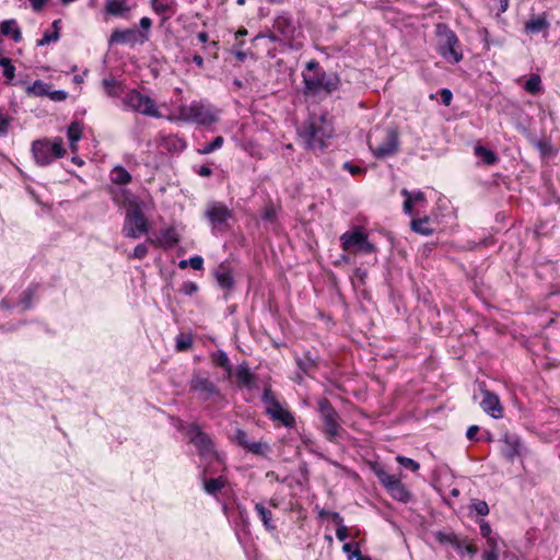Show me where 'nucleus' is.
<instances>
[{"label":"nucleus","mask_w":560,"mask_h":560,"mask_svg":"<svg viewBox=\"0 0 560 560\" xmlns=\"http://www.w3.org/2000/svg\"><path fill=\"white\" fill-rule=\"evenodd\" d=\"M334 128L325 115L311 116L307 124L299 131L304 147L312 151H322L332 137Z\"/></svg>","instance_id":"nucleus-1"},{"label":"nucleus","mask_w":560,"mask_h":560,"mask_svg":"<svg viewBox=\"0 0 560 560\" xmlns=\"http://www.w3.org/2000/svg\"><path fill=\"white\" fill-rule=\"evenodd\" d=\"M368 144L376 159L393 156L399 150V132L396 128L375 127L368 136Z\"/></svg>","instance_id":"nucleus-2"},{"label":"nucleus","mask_w":560,"mask_h":560,"mask_svg":"<svg viewBox=\"0 0 560 560\" xmlns=\"http://www.w3.org/2000/svg\"><path fill=\"white\" fill-rule=\"evenodd\" d=\"M318 62L311 60L306 65L307 72L303 73L306 94H319L320 92L331 93L338 89L339 79L334 73L317 71Z\"/></svg>","instance_id":"nucleus-3"},{"label":"nucleus","mask_w":560,"mask_h":560,"mask_svg":"<svg viewBox=\"0 0 560 560\" xmlns=\"http://www.w3.org/2000/svg\"><path fill=\"white\" fill-rule=\"evenodd\" d=\"M183 433L195 445L203 460H220L214 443L209 434L201 430L197 423H189L182 428Z\"/></svg>","instance_id":"nucleus-4"},{"label":"nucleus","mask_w":560,"mask_h":560,"mask_svg":"<svg viewBox=\"0 0 560 560\" xmlns=\"http://www.w3.org/2000/svg\"><path fill=\"white\" fill-rule=\"evenodd\" d=\"M439 54L451 63H457L463 59L456 34L446 25L438 24L435 27Z\"/></svg>","instance_id":"nucleus-5"},{"label":"nucleus","mask_w":560,"mask_h":560,"mask_svg":"<svg viewBox=\"0 0 560 560\" xmlns=\"http://www.w3.org/2000/svg\"><path fill=\"white\" fill-rule=\"evenodd\" d=\"M177 114L178 119L198 125H210L217 120L212 108L201 101L179 105Z\"/></svg>","instance_id":"nucleus-6"},{"label":"nucleus","mask_w":560,"mask_h":560,"mask_svg":"<svg viewBox=\"0 0 560 560\" xmlns=\"http://www.w3.org/2000/svg\"><path fill=\"white\" fill-rule=\"evenodd\" d=\"M32 152L37 164L45 166L54 160L62 158L66 154L61 138L54 140H36L32 143Z\"/></svg>","instance_id":"nucleus-7"},{"label":"nucleus","mask_w":560,"mask_h":560,"mask_svg":"<svg viewBox=\"0 0 560 560\" xmlns=\"http://www.w3.org/2000/svg\"><path fill=\"white\" fill-rule=\"evenodd\" d=\"M261 400L265 412L271 420L279 421L287 428L294 427V416L279 402L270 387H265Z\"/></svg>","instance_id":"nucleus-8"},{"label":"nucleus","mask_w":560,"mask_h":560,"mask_svg":"<svg viewBox=\"0 0 560 560\" xmlns=\"http://www.w3.org/2000/svg\"><path fill=\"white\" fill-rule=\"evenodd\" d=\"M126 108L142 114L148 117L161 118L155 102L148 95L140 93L138 90H130L122 98Z\"/></svg>","instance_id":"nucleus-9"},{"label":"nucleus","mask_w":560,"mask_h":560,"mask_svg":"<svg viewBox=\"0 0 560 560\" xmlns=\"http://www.w3.org/2000/svg\"><path fill=\"white\" fill-rule=\"evenodd\" d=\"M317 411L324 422V432L330 442H335L342 431L339 423V415L327 398L317 401Z\"/></svg>","instance_id":"nucleus-10"},{"label":"nucleus","mask_w":560,"mask_h":560,"mask_svg":"<svg viewBox=\"0 0 560 560\" xmlns=\"http://www.w3.org/2000/svg\"><path fill=\"white\" fill-rule=\"evenodd\" d=\"M149 231V223L140 207L135 203L126 212L122 233L129 238H139Z\"/></svg>","instance_id":"nucleus-11"},{"label":"nucleus","mask_w":560,"mask_h":560,"mask_svg":"<svg viewBox=\"0 0 560 560\" xmlns=\"http://www.w3.org/2000/svg\"><path fill=\"white\" fill-rule=\"evenodd\" d=\"M374 472L378 478L381 485L392 495L393 499L407 503L411 499V493L407 490L401 482L400 475L387 474L383 468H374Z\"/></svg>","instance_id":"nucleus-12"},{"label":"nucleus","mask_w":560,"mask_h":560,"mask_svg":"<svg viewBox=\"0 0 560 560\" xmlns=\"http://www.w3.org/2000/svg\"><path fill=\"white\" fill-rule=\"evenodd\" d=\"M340 242L342 249L346 252H361L364 254H372L376 252L375 245L370 243L368 240V235L359 229L345 232L340 236Z\"/></svg>","instance_id":"nucleus-13"},{"label":"nucleus","mask_w":560,"mask_h":560,"mask_svg":"<svg viewBox=\"0 0 560 560\" xmlns=\"http://www.w3.org/2000/svg\"><path fill=\"white\" fill-rule=\"evenodd\" d=\"M205 215L213 230L222 231L226 229L228 221L233 217V211L223 202L212 201L207 205Z\"/></svg>","instance_id":"nucleus-14"},{"label":"nucleus","mask_w":560,"mask_h":560,"mask_svg":"<svg viewBox=\"0 0 560 560\" xmlns=\"http://www.w3.org/2000/svg\"><path fill=\"white\" fill-rule=\"evenodd\" d=\"M149 39V34L141 32L135 27L126 30H114L110 37L109 44H128L135 46L136 44H143Z\"/></svg>","instance_id":"nucleus-15"},{"label":"nucleus","mask_w":560,"mask_h":560,"mask_svg":"<svg viewBox=\"0 0 560 560\" xmlns=\"http://www.w3.org/2000/svg\"><path fill=\"white\" fill-rule=\"evenodd\" d=\"M233 441L236 442L241 447H243L247 452L257 456H266L267 453L270 451V446L268 443L262 441L250 440L248 434L242 429H237L235 431Z\"/></svg>","instance_id":"nucleus-16"},{"label":"nucleus","mask_w":560,"mask_h":560,"mask_svg":"<svg viewBox=\"0 0 560 560\" xmlns=\"http://www.w3.org/2000/svg\"><path fill=\"white\" fill-rule=\"evenodd\" d=\"M190 390L199 394L200 399L208 400L220 396V390L208 376L195 374L190 381Z\"/></svg>","instance_id":"nucleus-17"},{"label":"nucleus","mask_w":560,"mask_h":560,"mask_svg":"<svg viewBox=\"0 0 560 560\" xmlns=\"http://www.w3.org/2000/svg\"><path fill=\"white\" fill-rule=\"evenodd\" d=\"M273 30L279 33L284 39L291 40L295 37L296 26L293 18L288 12H282L276 16L273 22Z\"/></svg>","instance_id":"nucleus-18"},{"label":"nucleus","mask_w":560,"mask_h":560,"mask_svg":"<svg viewBox=\"0 0 560 560\" xmlns=\"http://www.w3.org/2000/svg\"><path fill=\"white\" fill-rule=\"evenodd\" d=\"M483 398L480 402L482 410L494 419L502 418V407L499 397L487 390L482 389Z\"/></svg>","instance_id":"nucleus-19"},{"label":"nucleus","mask_w":560,"mask_h":560,"mask_svg":"<svg viewBox=\"0 0 560 560\" xmlns=\"http://www.w3.org/2000/svg\"><path fill=\"white\" fill-rule=\"evenodd\" d=\"M178 234L175 230V228L170 226L161 232V235L158 240H147L148 243L154 245V246H163V247H173L178 243Z\"/></svg>","instance_id":"nucleus-20"},{"label":"nucleus","mask_w":560,"mask_h":560,"mask_svg":"<svg viewBox=\"0 0 560 560\" xmlns=\"http://www.w3.org/2000/svg\"><path fill=\"white\" fill-rule=\"evenodd\" d=\"M214 277L222 289L231 290L234 287L233 275L228 266L220 265L214 271Z\"/></svg>","instance_id":"nucleus-21"},{"label":"nucleus","mask_w":560,"mask_h":560,"mask_svg":"<svg viewBox=\"0 0 560 560\" xmlns=\"http://www.w3.org/2000/svg\"><path fill=\"white\" fill-rule=\"evenodd\" d=\"M521 443L517 436L514 435H505L503 440L502 454L508 459H513L517 455H520Z\"/></svg>","instance_id":"nucleus-22"},{"label":"nucleus","mask_w":560,"mask_h":560,"mask_svg":"<svg viewBox=\"0 0 560 560\" xmlns=\"http://www.w3.org/2000/svg\"><path fill=\"white\" fill-rule=\"evenodd\" d=\"M2 35L10 36L14 43L22 40V32L15 20H5L0 24Z\"/></svg>","instance_id":"nucleus-23"},{"label":"nucleus","mask_w":560,"mask_h":560,"mask_svg":"<svg viewBox=\"0 0 560 560\" xmlns=\"http://www.w3.org/2000/svg\"><path fill=\"white\" fill-rule=\"evenodd\" d=\"M524 28L527 34H538L549 28V22L544 14L534 16L525 23Z\"/></svg>","instance_id":"nucleus-24"},{"label":"nucleus","mask_w":560,"mask_h":560,"mask_svg":"<svg viewBox=\"0 0 560 560\" xmlns=\"http://www.w3.org/2000/svg\"><path fill=\"white\" fill-rule=\"evenodd\" d=\"M208 472V468H206L203 470V477H202V480H203V489L205 491L208 493V494H215L218 493L221 489L224 488L226 481L223 477H219V478H212V479H209L207 480L205 478V475Z\"/></svg>","instance_id":"nucleus-25"},{"label":"nucleus","mask_w":560,"mask_h":560,"mask_svg":"<svg viewBox=\"0 0 560 560\" xmlns=\"http://www.w3.org/2000/svg\"><path fill=\"white\" fill-rule=\"evenodd\" d=\"M82 130L83 127L79 121H72L68 127L67 135L70 142V149L72 152H75L78 149L77 143L82 137Z\"/></svg>","instance_id":"nucleus-26"},{"label":"nucleus","mask_w":560,"mask_h":560,"mask_svg":"<svg viewBox=\"0 0 560 560\" xmlns=\"http://www.w3.org/2000/svg\"><path fill=\"white\" fill-rule=\"evenodd\" d=\"M236 378L241 386L253 388L255 383V375L249 371L246 365H240L236 369Z\"/></svg>","instance_id":"nucleus-27"},{"label":"nucleus","mask_w":560,"mask_h":560,"mask_svg":"<svg viewBox=\"0 0 560 560\" xmlns=\"http://www.w3.org/2000/svg\"><path fill=\"white\" fill-rule=\"evenodd\" d=\"M105 10L108 14L117 16L129 12L130 8L127 0H106Z\"/></svg>","instance_id":"nucleus-28"},{"label":"nucleus","mask_w":560,"mask_h":560,"mask_svg":"<svg viewBox=\"0 0 560 560\" xmlns=\"http://www.w3.org/2000/svg\"><path fill=\"white\" fill-rule=\"evenodd\" d=\"M102 86L105 93L112 97L119 96L124 91L122 83L114 78L104 79L102 81Z\"/></svg>","instance_id":"nucleus-29"},{"label":"nucleus","mask_w":560,"mask_h":560,"mask_svg":"<svg viewBox=\"0 0 560 560\" xmlns=\"http://www.w3.org/2000/svg\"><path fill=\"white\" fill-rule=\"evenodd\" d=\"M453 548L462 556L467 553L474 557L477 553V547L468 538L462 539L459 536L456 538V542L453 544Z\"/></svg>","instance_id":"nucleus-30"},{"label":"nucleus","mask_w":560,"mask_h":560,"mask_svg":"<svg viewBox=\"0 0 560 560\" xmlns=\"http://www.w3.org/2000/svg\"><path fill=\"white\" fill-rule=\"evenodd\" d=\"M110 179L114 184L127 185L131 182V175L125 167L117 165L110 173Z\"/></svg>","instance_id":"nucleus-31"},{"label":"nucleus","mask_w":560,"mask_h":560,"mask_svg":"<svg viewBox=\"0 0 560 560\" xmlns=\"http://www.w3.org/2000/svg\"><path fill=\"white\" fill-rule=\"evenodd\" d=\"M299 369L304 373H310L317 366V360L311 355V352H306L302 358H295Z\"/></svg>","instance_id":"nucleus-32"},{"label":"nucleus","mask_w":560,"mask_h":560,"mask_svg":"<svg viewBox=\"0 0 560 560\" xmlns=\"http://www.w3.org/2000/svg\"><path fill=\"white\" fill-rule=\"evenodd\" d=\"M50 85L45 83L42 80L34 81L31 85L26 88V93L33 96H47L49 93Z\"/></svg>","instance_id":"nucleus-33"},{"label":"nucleus","mask_w":560,"mask_h":560,"mask_svg":"<svg viewBox=\"0 0 560 560\" xmlns=\"http://www.w3.org/2000/svg\"><path fill=\"white\" fill-rule=\"evenodd\" d=\"M255 510L256 512L258 513V515L260 516L262 523H264V526L267 530H273L276 527L272 523V513L270 510H268L264 504L261 503H257L255 505Z\"/></svg>","instance_id":"nucleus-34"},{"label":"nucleus","mask_w":560,"mask_h":560,"mask_svg":"<svg viewBox=\"0 0 560 560\" xmlns=\"http://www.w3.org/2000/svg\"><path fill=\"white\" fill-rule=\"evenodd\" d=\"M430 219L428 217L422 219H413L411 221V230L421 235H431L433 230L429 226Z\"/></svg>","instance_id":"nucleus-35"},{"label":"nucleus","mask_w":560,"mask_h":560,"mask_svg":"<svg viewBox=\"0 0 560 560\" xmlns=\"http://www.w3.org/2000/svg\"><path fill=\"white\" fill-rule=\"evenodd\" d=\"M524 89L526 92H528L529 94H533V95L541 92L542 86H541V79H540L539 74H537V73L530 74L524 84Z\"/></svg>","instance_id":"nucleus-36"},{"label":"nucleus","mask_w":560,"mask_h":560,"mask_svg":"<svg viewBox=\"0 0 560 560\" xmlns=\"http://www.w3.org/2000/svg\"><path fill=\"white\" fill-rule=\"evenodd\" d=\"M475 154L480 158L487 165H492L498 161L497 154L486 147H475Z\"/></svg>","instance_id":"nucleus-37"},{"label":"nucleus","mask_w":560,"mask_h":560,"mask_svg":"<svg viewBox=\"0 0 560 560\" xmlns=\"http://www.w3.org/2000/svg\"><path fill=\"white\" fill-rule=\"evenodd\" d=\"M224 140L223 137L218 136L213 139V141L207 143L202 149H199L198 152L200 154H210L217 149H220L223 144Z\"/></svg>","instance_id":"nucleus-38"},{"label":"nucleus","mask_w":560,"mask_h":560,"mask_svg":"<svg viewBox=\"0 0 560 560\" xmlns=\"http://www.w3.org/2000/svg\"><path fill=\"white\" fill-rule=\"evenodd\" d=\"M152 9L156 13L172 12V4L168 0H151Z\"/></svg>","instance_id":"nucleus-39"},{"label":"nucleus","mask_w":560,"mask_h":560,"mask_svg":"<svg viewBox=\"0 0 560 560\" xmlns=\"http://www.w3.org/2000/svg\"><path fill=\"white\" fill-rule=\"evenodd\" d=\"M458 536L454 533H444V532H436L435 533V539L441 544H447L453 547V544L456 542V538Z\"/></svg>","instance_id":"nucleus-40"},{"label":"nucleus","mask_w":560,"mask_h":560,"mask_svg":"<svg viewBox=\"0 0 560 560\" xmlns=\"http://www.w3.org/2000/svg\"><path fill=\"white\" fill-rule=\"evenodd\" d=\"M471 508L476 511V513L480 516H486L489 514V506L486 501L482 500H472Z\"/></svg>","instance_id":"nucleus-41"},{"label":"nucleus","mask_w":560,"mask_h":560,"mask_svg":"<svg viewBox=\"0 0 560 560\" xmlns=\"http://www.w3.org/2000/svg\"><path fill=\"white\" fill-rule=\"evenodd\" d=\"M397 462L406 467V468H409L411 469L412 471H417L419 468H420V465L418 462L413 460L412 458H409V457H405V456H397Z\"/></svg>","instance_id":"nucleus-42"},{"label":"nucleus","mask_w":560,"mask_h":560,"mask_svg":"<svg viewBox=\"0 0 560 560\" xmlns=\"http://www.w3.org/2000/svg\"><path fill=\"white\" fill-rule=\"evenodd\" d=\"M187 264H189V266L195 269V270H200L202 269V266H203V259L201 256H194V257H190L189 260H183L180 261V267H185Z\"/></svg>","instance_id":"nucleus-43"},{"label":"nucleus","mask_w":560,"mask_h":560,"mask_svg":"<svg viewBox=\"0 0 560 560\" xmlns=\"http://www.w3.org/2000/svg\"><path fill=\"white\" fill-rule=\"evenodd\" d=\"M148 255V247L145 244H139L135 247L133 252L128 255V258L143 259Z\"/></svg>","instance_id":"nucleus-44"},{"label":"nucleus","mask_w":560,"mask_h":560,"mask_svg":"<svg viewBox=\"0 0 560 560\" xmlns=\"http://www.w3.org/2000/svg\"><path fill=\"white\" fill-rule=\"evenodd\" d=\"M11 120L12 118L4 115L3 112L0 109V136L8 135Z\"/></svg>","instance_id":"nucleus-45"},{"label":"nucleus","mask_w":560,"mask_h":560,"mask_svg":"<svg viewBox=\"0 0 560 560\" xmlns=\"http://www.w3.org/2000/svg\"><path fill=\"white\" fill-rule=\"evenodd\" d=\"M47 97H49V100H51L54 102H63V101L67 100L68 93L66 91H63V90L52 91L51 86H50L49 88V93H48Z\"/></svg>","instance_id":"nucleus-46"},{"label":"nucleus","mask_w":560,"mask_h":560,"mask_svg":"<svg viewBox=\"0 0 560 560\" xmlns=\"http://www.w3.org/2000/svg\"><path fill=\"white\" fill-rule=\"evenodd\" d=\"M401 195L406 198L405 201H404V211L406 214H411L412 213V199H411V192L409 190H407L406 188H404L401 190Z\"/></svg>","instance_id":"nucleus-47"},{"label":"nucleus","mask_w":560,"mask_h":560,"mask_svg":"<svg viewBox=\"0 0 560 560\" xmlns=\"http://www.w3.org/2000/svg\"><path fill=\"white\" fill-rule=\"evenodd\" d=\"M59 38V32L49 33L46 32L44 36L37 42L38 46L48 45L51 42H56Z\"/></svg>","instance_id":"nucleus-48"},{"label":"nucleus","mask_w":560,"mask_h":560,"mask_svg":"<svg viewBox=\"0 0 560 560\" xmlns=\"http://www.w3.org/2000/svg\"><path fill=\"white\" fill-rule=\"evenodd\" d=\"M215 363L219 365V366H222L224 369H226L229 372L231 371L232 366L230 364V360L226 355V353L224 352H220L217 358H215Z\"/></svg>","instance_id":"nucleus-49"},{"label":"nucleus","mask_w":560,"mask_h":560,"mask_svg":"<svg viewBox=\"0 0 560 560\" xmlns=\"http://www.w3.org/2000/svg\"><path fill=\"white\" fill-rule=\"evenodd\" d=\"M343 168L347 170L352 175H361V174H364V172H365L362 167L353 165L350 162H346L343 164Z\"/></svg>","instance_id":"nucleus-50"},{"label":"nucleus","mask_w":560,"mask_h":560,"mask_svg":"<svg viewBox=\"0 0 560 560\" xmlns=\"http://www.w3.org/2000/svg\"><path fill=\"white\" fill-rule=\"evenodd\" d=\"M536 148L544 154L547 155L552 152V147L549 142L546 141H537Z\"/></svg>","instance_id":"nucleus-51"},{"label":"nucleus","mask_w":560,"mask_h":560,"mask_svg":"<svg viewBox=\"0 0 560 560\" xmlns=\"http://www.w3.org/2000/svg\"><path fill=\"white\" fill-rule=\"evenodd\" d=\"M479 527H480V534L482 537L487 538V537L492 536V529L488 522L482 520L479 523Z\"/></svg>","instance_id":"nucleus-52"},{"label":"nucleus","mask_w":560,"mask_h":560,"mask_svg":"<svg viewBox=\"0 0 560 560\" xmlns=\"http://www.w3.org/2000/svg\"><path fill=\"white\" fill-rule=\"evenodd\" d=\"M176 347L178 350H187L191 347L190 338L180 337L177 339Z\"/></svg>","instance_id":"nucleus-53"},{"label":"nucleus","mask_w":560,"mask_h":560,"mask_svg":"<svg viewBox=\"0 0 560 560\" xmlns=\"http://www.w3.org/2000/svg\"><path fill=\"white\" fill-rule=\"evenodd\" d=\"M452 98H453V94L451 92V90L448 89H443L441 91V100H442V103L445 105V106H448L452 102Z\"/></svg>","instance_id":"nucleus-54"},{"label":"nucleus","mask_w":560,"mask_h":560,"mask_svg":"<svg viewBox=\"0 0 560 560\" xmlns=\"http://www.w3.org/2000/svg\"><path fill=\"white\" fill-rule=\"evenodd\" d=\"M336 536L337 538L340 540V541H343L348 538L349 536V532H348V528L347 526H339L337 527V530H336Z\"/></svg>","instance_id":"nucleus-55"},{"label":"nucleus","mask_w":560,"mask_h":560,"mask_svg":"<svg viewBox=\"0 0 560 560\" xmlns=\"http://www.w3.org/2000/svg\"><path fill=\"white\" fill-rule=\"evenodd\" d=\"M276 218V211L272 207H268L265 209L262 213V220L265 221H273Z\"/></svg>","instance_id":"nucleus-56"},{"label":"nucleus","mask_w":560,"mask_h":560,"mask_svg":"<svg viewBox=\"0 0 560 560\" xmlns=\"http://www.w3.org/2000/svg\"><path fill=\"white\" fill-rule=\"evenodd\" d=\"M355 547H358L357 544H352V542H347L342 546V550L348 553L349 556V559L351 560L354 556H353V552L355 550Z\"/></svg>","instance_id":"nucleus-57"},{"label":"nucleus","mask_w":560,"mask_h":560,"mask_svg":"<svg viewBox=\"0 0 560 560\" xmlns=\"http://www.w3.org/2000/svg\"><path fill=\"white\" fill-rule=\"evenodd\" d=\"M198 287L194 282H186L183 285V292L190 295L197 291Z\"/></svg>","instance_id":"nucleus-58"},{"label":"nucleus","mask_w":560,"mask_h":560,"mask_svg":"<svg viewBox=\"0 0 560 560\" xmlns=\"http://www.w3.org/2000/svg\"><path fill=\"white\" fill-rule=\"evenodd\" d=\"M499 550H488L482 555V560H498Z\"/></svg>","instance_id":"nucleus-59"},{"label":"nucleus","mask_w":560,"mask_h":560,"mask_svg":"<svg viewBox=\"0 0 560 560\" xmlns=\"http://www.w3.org/2000/svg\"><path fill=\"white\" fill-rule=\"evenodd\" d=\"M3 75L8 79V80H12L15 75V68L14 66L11 63L10 66L5 67V69H3Z\"/></svg>","instance_id":"nucleus-60"},{"label":"nucleus","mask_w":560,"mask_h":560,"mask_svg":"<svg viewBox=\"0 0 560 560\" xmlns=\"http://www.w3.org/2000/svg\"><path fill=\"white\" fill-rule=\"evenodd\" d=\"M487 544L488 546L490 547L489 550H499V546H498V537L497 536H490V537H487Z\"/></svg>","instance_id":"nucleus-61"},{"label":"nucleus","mask_w":560,"mask_h":560,"mask_svg":"<svg viewBox=\"0 0 560 560\" xmlns=\"http://www.w3.org/2000/svg\"><path fill=\"white\" fill-rule=\"evenodd\" d=\"M48 0H30L34 11H39L47 3Z\"/></svg>","instance_id":"nucleus-62"},{"label":"nucleus","mask_w":560,"mask_h":560,"mask_svg":"<svg viewBox=\"0 0 560 560\" xmlns=\"http://www.w3.org/2000/svg\"><path fill=\"white\" fill-rule=\"evenodd\" d=\"M330 518L332 520V522L339 527V526H343V518L342 516L337 513V512H331L330 513Z\"/></svg>","instance_id":"nucleus-63"},{"label":"nucleus","mask_w":560,"mask_h":560,"mask_svg":"<svg viewBox=\"0 0 560 560\" xmlns=\"http://www.w3.org/2000/svg\"><path fill=\"white\" fill-rule=\"evenodd\" d=\"M479 431V427L478 425H470L466 432V436L469 439V440H474L477 435Z\"/></svg>","instance_id":"nucleus-64"}]
</instances>
